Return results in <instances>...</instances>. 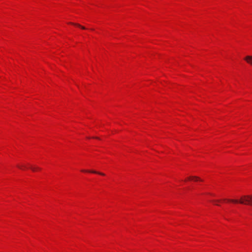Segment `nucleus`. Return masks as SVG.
Instances as JSON below:
<instances>
[{"mask_svg": "<svg viewBox=\"0 0 252 252\" xmlns=\"http://www.w3.org/2000/svg\"><path fill=\"white\" fill-rule=\"evenodd\" d=\"M188 179L194 180L195 181H202V180L199 177H196V176H190V177H189Z\"/></svg>", "mask_w": 252, "mask_h": 252, "instance_id": "20e7f679", "label": "nucleus"}, {"mask_svg": "<svg viewBox=\"0 0 252 252\" xmlns=\"http://www.w3.org/2000/svg\"><path fill=\"white\" fill-rule=\"evenodd\" d=\"M228 201L235 203H240L245 205H252V195H243L240 200L236 199H228Z\"/></svg>", "mask_w": 252, "mask_h": 252, "instance_id": "f257e3e1", "label": "nucleus"}, {"mask_svg": "<svg viewBox=\"0 0 252 252\" xmlns=\"http://www.w3.org/2000/svg\"><path fill=\"white\" fill-rule=\"evenodd\" d=\"M30 168L33 171H35L36 170H39L40 168L38 167H31Z\"/></svg>", "mask_w": 252, "mask_h": 252, "instance_id": "423d86ee", "label": "nucleus"}, {"mask_svg": "<svg viewBox=\"0 0 252 252\" xmlns=\"http://www.w3.org/2000/svg\"><path fill=\"white\" fill-rule=\"evenodd\" d=\"M70 24H72V25H75L78 27H79V28H81L82 29H83V30H85L86 28L85 27H83V26H82L81 25L78 24H75V23H69Z\"/></svg>", "mask_w": 252, "mask_h": 252, "instance_id": "39448f33", "label": "nucleus"}, {"mask_svg": "<svg viewBox=\"0 0 252 252\" xmlns=\"http://www.w3.org/2000/svg\"><path fill=\"white\" fill-rule=\"evenodd\" d=\"M244 59L248 63L252 65V56H247Z\"/></svg>", "mask_w": 252, "mask_h": 252, "instance_id": "f03ea898", "label": "nucleus"}, {"mask_svg": "<svg viewBox=\"0 0 252 252\" xmlns=\"http://www.w3.org/2000/svg\"><path fill=\"white\" fill-rule=\"evenodd\" d=\"M17 167L19 168L20 169H23L24 168H26V166L24 165H17Z\"/></svg>", "mask_w": 252, "mask_h": 252, "instance_id": "0eeeda50", "label": "nucleus"}, {"mask_svg": "<svg viewBox=\"0 0 252 252\" xmlns=\"http://www.w3.org/2000/svg\"><path fill=\"white\" fill-rule=\"evenodd\" d=\"M82 171H83V172H90V173L98 174H99V175H103V176L104 175V173H101V172H96V171H95L94 170L86 171V170H82Z\"/></svg>", "mask_w": 252, "mask_h": 252, "instance_id": "7ed1b4c3", "label": "nucleus"}]
</instances>
